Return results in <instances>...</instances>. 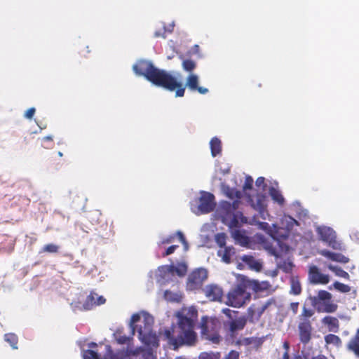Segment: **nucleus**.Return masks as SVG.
<instances>
[{
	"mask_svg": "<svg viewBox=\"0 0 359 359\" xmlns=\"http://www.w3.org/2000/svg\"><path fill=\"white\" fill-rule=\"evenodd\" d=\"M213 194L203 191V213H207L212 211L215 207L216 203L214 201Z\"/></svg>",
	"mask_w": 359,
	"mask_h": 359,
	"instance_id": "obj_20",
	"label": "nucleus"
},
{
	"mask_svg": "<svg viewBox=\"0 0 359 359\" xmlns=\"http://www.w3.org/2000/svg\"><path fill=\"white\" fill-rule=\"evenodd\" d=\"M291 293L298 295L302 292V287L300 283L297 280H292L291 282Z\"/></svg>",
	"mask_w": 359,
	"mask_h": 359,
	"instance_id": "obj_39",
	"label": "nucleus"
},
{
	"mask_svg": "<svg viewBox=\"0 0 359 359\" xmlns=\"http://www.w3.org/2000/svg\"><path fill=\"white\" fill-rule=\"evenodd\" d=\"M317 232L320 239L325 242L329 247L334 250L341 249V244L337 241L335 231L332 228L320 226L318 227Z\"/></svg>",
	"mask_w": 359,
	"mask_h": 359,
	"instance_id": "obj_8",
	"label": "nucleus"
},
{
	"mask_svg": "<svg viewBox=\"0 0 359 359\" xmlns=\"http://www.w3.org/2000/svg\"><path fill=\"white\" fill-rule=\"evenodd\" d=\"M227 236L224 233H219L215 235V242L220 248L226 246Z\"/></svg>",
	"mask_w": 359,
	"mask_h": 359,
	"instance_id": "obj_38",
	"label": "nucleus"
},
{
	"mask_svg": "<svg viewBox=\"0 0 359 359\" xmlns=\"http://www.w3.org/2000/svg\"><path fill=\"white\" fill-rule=\"evenodd\" d=\"M225 359H239V353L232 350L226 355Z\"/></svg>",
	"mask_w": 359,
	"mask_h": 359,
	"instance_id": "obj_55",
	"label": "nucleus"
},
{
	"mask_svg": "<svg viewBox=\"0 0 359 359\" xmlns=\"http://www.w3.org/2000/svg\"><path fill=\"white\" fill-rule=\"evenodd\" d=\"M163 297L167 301L176 302H180L181 299H182L181 295L178 294L177 293H174L170 290L164 291Z\"/></svg>",
	"mask_w": 359,
	"mask_h": 359,
	"instance_id": "obj_36",
	"label": "nucleus"
},
{
	"mask_svg": "<svg viewBox=\"0 0 359 359\" xmlns=\"http://www.w3.org/2000/svg\"><path fill=\"white\" fill-rule=\"evenodd\" d=\"M106 302V299L103 296L96 297V304L97 306L104 304Z\"/></svg>",
	"mask_w": 359,
	"mask_h": 359,
	"instance_id": "obj_58",
	"label": "nucleus"
},
{
	"mask_svg": "<svg viewBox=\"0 0 359 359\" xmlns=\"http://www.w3.org/2000/svg\"><path fill=\"white\" fill-rule=\"evenodd\" d=\"M279 267L285 273H289L292 271L293 264L291 262L284 261L283 264H281Z\"/></svg>",
	"mask_w": 359,
	"mask_h": 359,
	"instance_id": "obj_47",
	"label": "nucleus"
},
{
	"mask_svg": "<svg viewBox=\"0 0 359 359\" xmlns=\"http://www.w3.org/2000/svg\"><path fill=\"white\" fill-rule=\"evenodd\" d=\"M175 238V235L170 236L167 238H165L162 240L161 243L162 244H168L170 243H172Z\"/></svg>",
	"mask_w": 359,
	"mask_h": 359,
	"instance_id": "obj_59",
	"label": "nucleus"
},
{
	"mask_svg": "<svg viewBox=\"0 0 359 359\" xmlns=\"http://www.w3.org/2000/svg\"><path fill=\"white\" fill-rule=\"evenodd\" d=\"M220 353L219 352L212 353V352H205L203 353V359H219Z\"/></svg>",
	"mask_w": 359,
	"mask_h": 359,
	"instance_id": "obj_49",
	"label": "nucleus"
},
{
	"mask_svg": "<svg viewBox=\"0 0 359 359\" xmlns=\"http://www.w3.org/2000/svg\"><path fill=\"white\" fill-rule=\"evenodd\" d=\"M231 236L235 242L243 247H248L250 243V238L245 234V231L241 229L231 231Z\"/></svg>",
	"mask_w": 359,
	"mask_h": 359,
	"instance_id": "obj_14",
	"label": "nucleus"
},
{
	"mask_svg": "<svg viewBox=\"0 0 359 359\" xmlns=\"http://www.w3.org/2000/svg\"><path fill=\"white\" fill-rule=\"evenodd\" d=\"M264 341V337H245L239 341V344L246 346H252V348L257 350L262 345Z\"/></svg>",
	"mask_w": 359,
	"mask_h": 359,
	"instance_id": "obj_15",
	"label": "nucleus"
},
{
	"mask_svg": "<svg viewBox=\"0 0 359 359\" xmlns=\"http://www.w3.org/2000/svg\"><path fill=\"white\" fill-rule=\"evenodd\" d=\"M348 348L359 356V330L358 334L349 341Z\"/></svg>",
	"mask_w": 359,
	"mask_h": 359,
	"instance_id": "obj_31",
	"label": "nucleus"
},
{
	"mask_svg": "<svg viewBox=\"0 0 359 359\" xmlns=\"http://www.w3.org/2000/svg\"><path fill=\"white\" fill-rule=\"evenodd\" d=\"M298 331L300 341L304 345L309 344L311 339L313 331L311 322L299 321Z\"/></svg>",
	"mask_w": 359,
	"mask_h": 359,
	"instance_id": "obj_9",
	"label": "nucleus"
},
{
	"mask_svg": "<svg viewBox=\"0 0 359 359\" xmlns=\"http://www.w3.org/2000/svg\"><path fill=\"white\" fill-rule=\"evenodd\" d=\"M247 318L244 316H241L229 323V330L233 333L238 330H243L247 323Z\"/></svg>",
	"mask_w": 359,
	"mask_h": 359,
	"instance_id": "obj_22",
	"label": "nucleus"
},
{
	"mask_svg": "<svg viewBox=\"0 0 359 359\" xmlns=\"http://www.w3.org/2000/svg\"><path fill=\"white\" fill-rule=\"evenodd\" d=\"M255 184L257 187H262L263 191H264L266 187V184L265 183V178L264 177H259L255 181Z\"/></svg>",
	"mask_w": 359,
	"mask_h": 359,
	"instance_id": "obj_51",
	"label": "nucleus"
},
{
	"mask_svg": "<svg viewBox=\"0 0 359 359\" xmlns=\"http://www.w3.org/2000/svg\"><path fill=\"white\" fill-rule=\"evenodd\" d=\"M248 219L243 216V213L238 212L236 214H233V217L229 222V226L231 230L238 229L242 224L247 223Z\"/></svg>",
	"mask_w": 359,
	"mask_h": 359,
	"instance_id": "obj_19",
	"label": "nucleus"
},
{
	"mask_svg": "<svg viewBox=\"0 0 359 359\" xmlns=\"http://www.w3.org/2000/svg\"><path fill=\"white\" fill-rule=\"evenodd\" d=\"M196 63L191 60H184L182 62L183 69L188 72H191L196 68Z\"/></svg>",
	"mask_w": 359,
	"mask_h": 359,
	"instance_id": "obj_41",
	"label": "nucleus"
},
{
	"mask_svg": "<svg viewBox=\"0 0 359 359\" xmlns=\"http://www.w3.org/2000/svg\"><path fill=\"white\" fill-rule=\"evenodd\" d=\"M250 289L255 292L268 290L271 285L268 281L259 282L258 280L248 279Z\"/></svg>",
	"mask_w": 359,
	"mask_h": 359,
	"instance_id": "obj_21",
	"label": "nucleus"
},
{
	"mask_svg": "<svg viewBox=\"0 0 359 359\" xmlns=\"http://www.w3.org/2000/svg\"><path fill=\"white\" fill-rule=\"evenodd\" d=\"M171 30H169L168 32H171ZM168 31L166 30L165 27H163L162 29L157 30L154 32V37L158 38L162 37L165 39L166 37V33Z\"/></svg>",
	"mask_w": 359,
	"mask_h": 359,
	"instance_id": "obj_50",
	"label": "nucleus"
},
{
	"mask_svg": "<svg viewBox=\"0 0 359 359\" xmlns=\"http://www.w3.org/2000/svg\"><path fill=\"white\" fill-rule=\"evenodd\" d=\"M322 323L327 327L330 332H337L339 330V322L336 317L327 316L322 319Z\"/></svg>",
	"mask_w": 359,
	"mask_h": 359,
	"instance_id": "obj_18",
	"label": "nucleus"
},
{
	"mask_svg": "<svg viewBox=\"0 0 359 359\" xmlns=\"http://www.w3.org/2000/svg\"><path fill=\"white\" fill-rule=\"evenodd\" d=\"M198 77L193 74H189L187 78L186 86L191 90H198L200 93H202V87L198 86Z\"/></svg>",
	"mask_w": 359,
	"mask_h": 359,
	"instance_id": "obj_26",
	"label": "nucleus"
},
{
	"mask_svg": "<svg viewBox=\"0 0 359 359\" xmlns=\"http://www.w3.org/2000/svg\"><path fill=\"white\" fill-rule=\"evenodd\" d=\"M327 268L332 271V272H334L335 273L336 276H339V277H341V278H344L345 279H348L349 278V274L345 271L344 270H343L341 267L339 266H333L332 264H329L327 266Z\"/></svg>",
	"mask_w": 359,
	"mask_h": 359,
	"instance_id": "obj_33",
	"label": "nucleus"
},
{
	"mask_svg": "<svg viewBox=\"0 0 359 359\" xmlns=\"http://www.w3.org/2000/svg\"><path fill=\"white\" fill-rule=\"evenodd\" d=\"M205 295L210 302H222L224 292L222 288L216 284H210L205 287Z\"/></svg>",
	"mask_w": 359,
	"mask_h": 359,
	"instance_id": "obj_10",
	"label": "nucleus"
},
{
	"mask_svg": "<svg viewBox=\"0 0 359 359\" xmlns=\"http://www.w3.org/2000/svg\"><path fill=\"white\" fill-rule=\"evenodd\" d=\"M276 301L273 299H270L264 303L253 304L248 309L247 320L250 323H256L260 320L262 315L264 312L272 304H275Z\"/></svg>",
	"mask_w": 359,
	"mask_h": 359,
	"instance_id": "obj_6",
	"label": "nucleus"
},
{
	"mask_svg": "<svg viewBox=\"0 0 359 359\" xmlns=\"http://www.w3.org/2000/svg\"><path fill=\"white\" fill-rule=\"evenodd\" d=\"M241 259L251 269L255 270L256 271H259L262 268V263L255 259L252 255H244L242 257Z\"/></svg>",
	"mask_w": 359,
	"mask_h": 359,
	"instance_id": "obj_23",
	"label": "nucleus"
},
{
	"mask_svg": "<svg viewBox=\"0 0 359 359\" xmlns=\"http://www.w3.org/2000/svg\"><path fill=\"white\" fill-rule=\"evenodd\" d=\"M253 208L259 211L260 217L263 219H266V216L269 215L266 210V195L263 193L257 194L256 203L252 204Z\"/></svg>",
	"mask_w": 359,
	"mask_h": 359,
	"instance_id": "obj_12",
	"label": "nucleus"
},
{
	"mask_svg": "<svg viewBox=\"0 0 359 359\" xmlns=\"http://www.w3.org/2000/svg\"><path fill=\"white\" fill-rule=\"evenodd\" d=\"M174 270H175V266L173 265H163L158 267V271L160 273V276L165 279L169 275H174Z\"/></svg>",
	"mask_w": 359,
	"mask_h": 359,
	"instance_id": "obj_29",
	"label": "nucleus"
},
{
	"mask_svg": "<svg viewBox=\"0 0 359 359\" xmlns=\"http://www.w3.org/2000/svg\"><path fill=\"white\" fill-rule=\"evenodd\" d=\"M311 304L318 312L334 313L338 306L332 301V294L326 290H320L317 296L310 297Z\"/></svg>",
	"mask_w": 359,
	"mask_h": 359,
	"instance_id": "obj_4",
	"label": "nucleus"
},
{
	"mask_svg": "<svg viewBox=\"0 0 359 359\" xmlns=\"http://www.w3.org/2000/svg\"><path fill=\"white\" fill-rule=\"evenodd\" d=\"M221 329V323L217 317L203 316V337L212 343L218 344L222 337L219 332Z\"/></svg>",
	"mask_w": 359,
	"mask_h": 359,
	"instance_id": "obj_5",
	"label": "nucleus"
},
{
	"mask_svg": "<svg viewBox=\"0 0 359 359\" xmlns=\"http://www.w3.org/2000/svg\"><path fill=\"white\" fill-rule=\"evenodd\" d=\"M178 247L179 246L177 245H172L168 247L166 249L165 252L163 254V257H166V256H168V255L172 254L175 251V250L177 248H178Z\"/></svg>",
	"mask_w": 359,
	"mask_h": 359,
	"instance_id": "obj_53",
	"label": "nucleus"
},
{
	"mask_svg": "<svg viewBox=\"0 0 359 359\" xmlns=\"http://www.w3.org/2000/svg\"><path fill=\"white\" fill-rule=\"evenodd\" d=\"M333 285L337 290L341 292L346 293L351 290V287L348 285L339 283L338 281L334 283Z\"/></svg>",
	"mask_w": 359,
	"mask_h": 359,
	"instance_id": "obj_43",
	"label": "nucleus"
},
{
	"mask_svg": "<svg viewBox=\"0 0 359 359\" xmlns=\"http://www.w3.org/2000/svg\"><path fill=\"white\" fill-rule=\"evenodd\" d=\"M35 111H36L35 108L31 107L26 111V112L25 114V116L28 119H31L34 116Z\"/></svg>",
	"mask_w": 359,
	"mask_h": 359,
	"instance_id": "obj_56",
	"label": "nucleus"
},
{
	"mask_svg": "<svg viewBox=\"0 0 359 359\" xmlns=\"http://www.w3.org/2000/svg\"><path fill=\"white\" fill-rule=\"evenodd\" d=\"M248 290H250L248 278L244 276H239L226 294V304L234 308H240L245 305L251 299V294Z\"/></svg>",
	"mask_w": 359,
	"mask_h": 359,
	"instance_id": "obj_3",
	"label": "nucleus"
},
{
	"mask_svg": "<svg viewBox=\"0 0 359 359\" xmlns=\"http://www.w3.org/2000/svg\"><path fill=\"white\" fill-rule=\"evenodd\" d=\"M236 253L235 248L233 246H224L217 251V255L222 258V260L229 264L231 261V257Z\"/></svg>",
	"mask_w": 359,
	"mask_h": 359,
	"instance_id": "obj_17",
	"label": "nucleus"
},
{
	"mask_svg": "<svg viewBox=\"0 0 359 359\" xmlns=\"http://www.w3.org/2000/svg\"><path fill=\"white\" fill-rule=\"evenodd\" d=\"M187 272V266L185 264H180L177 267L175 266V270H174V274L177 273L180 276H184Z\"/></svg>",
	"mask_w": 359,
	"mask_h": 359,
	"instance_id": "obj_48",
	"label": "nucleus"
},
{
	"mask_svg": "<svg viewBox=\"0 0 359 359\" xmlns=\"http://www.w3.org/2000/svg\"><path fill=\"white\" fill-rule=\"evenodd\" d=\"M325 341L326 344H333L337 347H339L341 345V340L339 337L333 334L325 335Z\"/></svg>",
	"mask_w": 359,
	"mask_h": 359,
	"instance_id": "obj_32",
	"label": "nucleus"
},
{
	"mask_svg": "<svg viewBox=\"0 0 359 359\" xmlns=\"http://www.w3.org/2000/svg\"><path fill=\"white\" fill-rule=\"evenodd\" d=\"M253 187V179L251 176H247L243 186V191L251 190Z\"/></svg>",
	"mask_w": 359,
	"mask_h": 359,
	"instance_id": "obj_45",
	"label": "nucleus"
},
{
	"mask_svg": "<svg viewBox=\"0 0 359 359\" xmlns=\"http://www.w3.org/2000/svg\"><path fill=\"white\" fill-rule=\"evenodd\" d=\"M177 318V335L174 337V328H165L160 332L163 340L177 350L182 346H194L197 341V334L194 331L195 321L197 320L198 311L194 306L183 307L176 313Z\"/></svg>",
	"mask_w": 359,
	"mask_h": 359,
	"instance_id": "obj_1",
	"label": "nucleus"
},
{
	"mask_svg": "<svg viewBox=\"0 0 359 359\" xmlns=\"http://www.w3.org/2000/svg\"><path fill=\"white\" fill-rule=\"evenodd\" d=\"M268 250H269V253H270L271 255L275 256V257H278V252H277V250H276V248H272V247H271V248H268Z\"/></svg>",
	"mask_w": 359,
	"mask_h": 359,
	"instance_id": "obj_60",
	"label": "nucleus"
},
{
	"mask_svg": "<svg viewBox=\"0 0 359 359\" xmlns=\"http://www.w3.org/2000/svg\"><path fill=\"white\" fill-rule=\"evenodd\" d=\"M103 359H117V358L112 353L111 351H110V353L105 355Z\"/></svg>",
	"mask_w": 359,
	"mask_h": 359,
	"instance_id": "obj_61",
	"label": "nucleus"
},
{
	"mask_svg": "<svg viewBox=\"0 0 359 359\" xmlns=\"http://www.w3.org/2000/svg\"><path fill=\"white\" fill-rule=\"evenodd\" d=\"M225 194L226 196L231 199H238L241 198V192L239 191L236 190L235 189H231L229 187H227L226 190L225 191Z\"/></svg>",
	"mask_w": 359,
	"mask_h": 359,
	"instance_id": "obj_42",
	"label": "nucleus"
},
{
	"mask_svg": "<svg viewBox=\"0 0 359 359\" xmlns=\"http://www.w3.org/2000/svg\"><path fill=\"white\" fill-rule=\"evenodd\" d=\"M290 309L293 312L294 314H296L298 312L299 303L298 302H292L290 305Z\"/></svg>",
	"mask_w": 359,
	"mask_h": 359,
	"instance_id": "obj_57",
	"label": "nucleus"
},
{
	"mask_svg": "<svg viewBox=\"0 0 359 359\" xmlns=\"http://www.w3.org/2000/svg\"><path fill=\"white\" fill-rule=\"evenodd\" d=\"M140 320V316L138 313H135L132 316L131 319H130V323L132 335H134L135 330V326L134 324L135 323L138 322Z\"/></svg>",
	"mask_w": 359,
	"mask_h": 359,
	"instance_id": "obj_46",
	"label": "nucleus"
},
{
	"mask_svg": "<svg viewBox=\"0 0 359 359\" xmlns=\"http://www.w3.org/2000/svg\"><path fill=\"white\" fill-rule=\"evenodd\" d=\"M114 336H115L116 340L118 342V344H121V345L128 344L131 339L130 337L126 336L123 333V328L118 329L116 331V332L114 333Z\"/></svg>",
	"mask_w": 359,
	"mask_h": 359,
	"instance_id": "obj_30",
	"label": "nucleus"
},
{
	"mask_svg": "<svg viewBox=\"0 0 359 359\" xmlns=\"http://www.w3.org/2000/svg\"><path fill=\"white\" fill-rule=\"evenodd\" d=\"M143 359H156V357L153 354L151 349L146 350L142 353Z\"/></svg>",
	"mask_w": 359,
	"mask_h": 359,
	"instance_id": "obj_52",
	"label": "nucleus"
},
{
	"mask_svg": "<svg viewBox=\"0 0 359 359\" xmlns=\"http://www.w3.org/2000/svg\"><path fill=\"white\" fill-rule=\"evenodd\" d=\"M201 269L194 271L188 278L187 287L190 290L200 288L202 285Z\"/></svg>",
	"mask_w": 359,
	"mask_h": 359,
	"instance_id": "obj_13",
	"label": "nucleus"
},
{
	"mask_svg": "<svg viewBox=\"0 0 359 359\" xmlns=\"http://www.w3.org/2000/svg\"><path fill=\"white\" fill-rule=\"evenodd\" d=\"M4 339L8 343L10 344V345L12 346L13 348L17 349L18 346V336L13 333H8L4 335Z\"/></svg>",
	"mask_w": 359,
	"mask_h": 359,
	"instance_id": "obj_37",
	"label": "nucleus"
},
{
	"mask_svg": "<svg viewBox=\"0 0 359 359\" xmlns=\"http://www.w3.org/2000/svg\"><path fill=\"white\" fill-rule=\"evenodd\" d=\"M139 338L142 343L147 346L158 347L159 339L156 334L151 330V326L145 323L144 329L140 327L138 329Z\"/></svg>",
	"mask_w": 359,
	"mask_h": 359,
	"instance_id": "obj_7",
	"label": "nucleus"
},
{
	"mask_svg": "<svg viewBox=\"0 0 359 359\" xmlns=\"http://www.w3.org/2000/svg\"><path fill=\"white\" fill-rule=\"evenodd\" d=\"M314 315V311L311 309H308L304 306L302 312L299 315V321L311 322L309 318Z\"/></svg>",
	"mask_w": 359,
	"mask_h": 359,
	"instance_id": "obj_35",
	"label": "nucleus"
},
{
	"mask_svg": "<svg viewBox=\"0 0 359 359\" xmlns=\"http://www.w3.org/2000/svg\"><path fill=\"white\" fill-rule=\"evenodd\" d=\"M320 254L321 255L330 259L332 261H334V262H340V263H343V264H346L349 261V259L347 257L343 255L342 254L332 252L327 250H321L320 252Z\"/></svg>",
	"mask_w": 359,
	"mask_h": 359,
	"instance_id": "obj_16",
	"label": "nucleus"
},
{
	"mask_svg": "<svg viewBox=\"0 0 359 359\" xmlns=\"http://www.w3.org/2000/svg\"><path fill=\"white\" fill-rule=\"evenodd\" d=\"M191 210L197 215L202 214V195L191 202Z\"/></svg>",
	"mask_w": 359,
	"mask_h": 359,
	"instance_id": "obj_28",
	"label": "nucleus"
},
{
	"mask_svg": "<svg viewBox=\"0 0 359 359\" xmlns=\"http://www.w3.org/2000/svg\"><path fill=\"white\" fill-rule=\"evenodd\" d=\"M283 359H290V355H289V353H288V351H286L283 355Z\"/></svg>",
	"mask_w": 359,
	"mask_h": 359,
	"instance_id": "obj_64",
	"label": "nucleus"
},
{
	"mask_svg": "<svg viewBox=\"0 0 359 359\" xmlns=\"http://www.w3.org/2000/svg\"><path fill=\"white\" fill-rule=\"evenodd\" d=\"M97 294L91 291L89 294V295L86 297L83 304V309L85 311L91 310L93 307L95 306H97L96 304V297Z\"/></svg>",
	"mask_w": 359,
	"mask_h": 359,
	"instance_id": "obj_25",
	"label": "nucleus"
},
{
	"mask_svg": "<svg viewBox=\"0 0 359 359\" xmlns=\"http://www.w3.org/2000/svg\"><path fill=\"white\" fill-rule=\"evenodd\" d=\"M211 154L212 156H216L222 151V143L217 137H213L210 142Z\"/></svg>",
	"mask_w": 359,
	"mask_h": 359,
	"instance_id": "obj_27",
	"label": "nucleus"
},
{
	"mask_svg": "<svg viewBox=\"0 0 359 359\" xmlns=\"http://www.w3.org/2000/svg\"><path fill=\"white\" fill-rule=\"evenodd\" d=\"M176 235L179 238L180 241L183 243L184 249L187 250L188 249V243L185 239L184 234L181 231H177Z\"/></svg>",
	"mask_w": 359,
	"mask_h": 359,
	"instance_id": "obj_54",
	"label": "nucleus"
},
{
	"mask_svg": "<svg viewBox=\"0 0 359 359\" xmlns=\"http://www.w3.org/2000/svg\"><path fill=\"white\" fill-rule=\"evenodd\" d=\"M239 203L240 202L238 200H235L232 203H231V204H233V207L234 208L233 212L238 208Z\"/></svg>",
	"mask_w": 359,
	"mask_h": 359,
	"instance_id": "obj_62",
	"label": "nucleus"
},
{
	"mask_svg": "<svg viewBox=\"0 0 359 359\" xmlns=\"http://www.w3.org/2000/svg\"><path fill=\"white\" fill-rule=\"evenodd\" d=\"M269 194L272 200L280 205H283L285 203V198L281 192L276 188L271 187L269 190Z\"/></svg>",
	"mask_w": 359,
	"mask_h": 359,
	"instance_id": "obj_24",
	"label": "nucleus"
},
{
	"mask_svg": "<svg viewBox=\"0 0 359 359\" xmlns=\"http://www.w3.org/2000/svg\"><path fill=\"white\" fill-rule=\"evenodd\" d=\"M59 251V246L53 244L49 243L45 245L41 249V252H48V253H57Z\"/></svg>",
	"mask_w": 359,
	"mask_h": 359,
	"instance_id": "obj_40",
	"label": "nucleus"
},
{
	"mask_svg": "<svg viewBox=\"0 0 359 359\" xmlns=\"http://www.w3.org/2000/svg\"><path fill=\"white\" fill-rule=\"evenodd\" d=\"M83 359H100L98 354L93 350H86L83 353Z\"/></svg>",
	"mask_w": 359,
	"mask_h": 359,
	"instance_id": "obj_44",
	"label": "nucleus"
},
{
	"mask_svg": "<svg viewBox=\"0 0 359 359\" xmlns=\"http://www.w3.org/2000/svg\"><path fill=\"white\" fill-rule=\"evenodd\" d=\"M309 279L311 283L313 284L325 285L330 282V277L328 275L320 273L316 266H312L309 269Z\"/></svg>",
	"mask_w": 359,
	"mask_h": 359,
	"instance_id": "obj_11",
	"label": "nucleus"
},
{
	"mask_svg": "<svg viewBox=\"0 0 359 359\" xmlns=\"http://www.w3.org/2000/svg\"><path fill=\"white\" fill-rule=\"evenodd\" d=\"M233 204L229 201H223L220 204L221 212L225 217L229 215L233 214Z\"/></svg>",
	"mask_w": 359,
	"mask_h": 359,
	"instance_id": "obj_34",
	"label": "nucleus"
},
{
	"mask_svg": "<svg viewBox=\"0 0 359 359\" xmlns=\"http://www.w3.org/2000/svg\"><path fill=\"white\" fill-rule=\"evenodd\" d=\"M136 74L143 76L154 85L168 90H176V96H184L185 87L177 79L166 71L159 69L149 61L141 60L133 66Z\"/></svg>",
	"mask_w": 359,
	"mask_h": 359,
	"instance_id": "obj_2",
	"label": "nucleus"
},
{
	"mask_svg": "<svg viewBox=\"0 0 359 359\" xmlns=\"http://www.w3.org/2000/svg\"><path fill=\"white\" fill-rule=\"evenodd\" d=\"M222 312L228 316H231V310L229 309H224Z\"/></svg>",
	"mask_w": 359,
	"mask_h": 359,
	"instance_id": "obj_63",
	"label": "nucleus"
}]
</instances>
